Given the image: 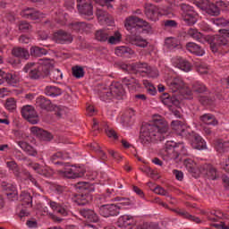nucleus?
Returning a JSON list of instances; mask_svg holds the SVG:
<instances>
[{
    "label": "nucleus",
    "instance_id": "nucleus-1",
    "mask_svg": "<svg viewBox=\"0 0 229 229\" xmlns=\"http://www.w3.org/2000/svg\"><path fill=\"white\" fill-rule=\"evenodd\" d=\"M169 131V123L162 115L154 114L150 123H143L140 131V140L143 146H149L151 142H162Z\"/></svg>",
    "mask_w": 229,
    "mask_h": 229
},
{
    "label": "nucleus",
    "instance_id": "nucleus-2",
    "mask_svg": "<svg viewBox=\"0 0 229 229\" xmlns=\"http://www.w3.org/2000/svg\"><path fill=\"white\" fill-rule=\"evenodd\" d=\"M24 72H29L30 80H42L51 73V64H38L29 63L23 68Z\"/></svg>",
    "mask_w": 229,
    "mask_h": 229
},
{
    "label": "nucleus",
    "instance_id": "nucleus-3",
    "mask_svg": "<svg viewBox=\"0 0 229 229\" xmlns=\"http://www.w3.org/2000/svg\"><path fill=\"white\" fill-rule=\"evenodd\" d=\"M219 35L216 36H208L207 41L209 44V47L212 53H217L219 49L226 47L229 45V30H220Z\"/></svg>",
    "mask_w": 229,
    "mask_h": 229
},
{
    "label": "nucleus",
    "instance_id": "nucleus-4",
    "mask_svg": "<svg viewBox=\"0 0 229 229\" xmlns=\"http://www.w3.org/2000/svg\"><path fill=\"white\" fill-rule=\"evenodd\" d=\"M187 151L185 150L183 143H176L173 140H168L165 144V155L167 157L168 160L180 162V160H182L180 155H185Z\"/></svg>",
    "mask_w": 229,
    "mask_h": 229
},
{
    "label": "nucleus",
    "instance_id": "nucleus-5",
    "mask_svg": "<svg viewBox=\"0 0 229 229\" xmlns=\"http://www.w3.org/2000/svg\"><path fill=\"white\" fill-rule=\"evenodd\" d=\"M38 106L41 107L42 110H47V112H55L57 117H62L65 109L62 106L53 105L51 100L46 98L45 97H39L37 99Z\"/></svg>",
    "mask_w": 229,
    "mask_h": 229
},
{
    "label": "nucleus",
    "instance_id": "nucleus-6",
    "mask_svg": "<svg viewBox=\"0 0 229 229\" xmlns=\"http://www.w3.org/2000/svg\"><path fill=\"white\" fill-rule=\"evenodd\" d=\"M76 187L82 192H85V194L81 193L77 196V204L81 207L89 205V201H90V196H89V192H92V191H94V187L89 182H78Z\"/></svg>",
    "mask_w": 229,
    "mask_h": 229
},
{
    "label": "nucleus",
    "instance_id": "nucleus-7",
    "mask_svg": "<svg viewBox=\"0 0 229 229\" xmlns=\"http://www.w3.org/2000/svg\"><path fill=\"white\" fill-rule=\"evenodd\" d=\"M182 19L187 26H194L198 22V13L194 12L192 6L182 4L181 5Z\"/></svg>",
    "mask_w": 229,
    "mask_h": 229
},
{
    "label": "nucleus",
    "instance_id": "nucleus-8",
    "mask_svg": "<svg viewBox=\"0 0 229 229\" xmlns=\"http://www.w3.org/2000/svg\"><path fill=\"white\" fill-rule=\"evenodd\" d=\"M225 3L216 2V4L208 1V0H202L200 4V8L203 10V12H206L208 15H211L213 17H217L221 13V9L219 6H223Z\"/></svg>",
    "mask_w": 229,
    "mask_h": 229
},
{
    "label": "nucleus",
    "instance_id": "nucleus-9",
    "mask_svg": "<svg viewBox=\"0 0 229 229\" xmlns=\"http://www.w3.org/2000/svg\"><path fill=\"white\" fill-rule=\"evenodd\" d=\"M124 208L121 207L120 204H104L99 207V214L103 217H110V216H119L121 210Z\"/></svg>",
    "mask_w": 229,
    "mask_h": 229
},
{
    "label": "nucleus",
    "instance_id": "nucleus-10",
    "mask_svg": "<svg viewBox=\"0 0 229 229\" xmlns=\"http://www.w3.org/2000/svg\"><path fill=\"white\" fill-rule=\"evenodd\" d=\"M21 115L30 124H38V121H40L37 110L32 106H24L21 108Z\"/></svg>",
    "mask_w": 229,
    "mask_h": 229
},
{
    "label": "nucleus",
    "instance_id": "nucleus-11",
    "mask_svg": "<svg viewBox=\"0 0 229 229\" xmlns=\"http://www.w3.org/2000/svg\"><path fill=\"white\" fill-rule=\"evenodd\" d=\"M60 173L65 176V178L76 179L85 176L86 171L83 167L72 165L70 167L64 168V170H61Z\"/></svg>",
    "mask_w": 229,
    "mask_h": 229
},
{
    "label": "nucleus",
    "instance_id": "nucleus-12",
    "mask_svg": "<svg viewBox=\"0 0 229 229\" xmlns=\"http://www.w3.org/2000/svg\"><path fill=\"white\" fill-rule=\"evenodd\" d=\"M166 84L173 94H182V91L185 89V82L182 77L170 78L166 81Z\"/></svg>",
    "mask_w": 229,
    "mask_h": 229
},
{
    "label": "nucleus",
    "instance_id": "nucleus-13",
    "mask_svg": "<svg viewBox=\"0 0 229 229\" xmlns=\"http://www.w3.org/2000/svg\"><path fill=\"white\" fill-rule=\"evenodd\" d=\"M77 10L81 15H87L88 17L94 15L92 0H77Z\"/></svg>",
    "mask_w": 229,
    "mask_h": 229
},
{
    "label": "nucleus",
    "instance_id": "nucleus-14",
    "mask_svg": "<svg viewBox=\"0 0 229 229\" xmlns=\"http://www.w3.org/2000/svg\"><path fill=\"white\" fill-rule=\"evenodd\" d=\"M199 173L205 176H208L209 180H217V178H219V171H217L216 166H213L210 164H204L200 165Z\"/></svg>",
    "mask_w": 229,
    "mask_h": 229
},
{
    "label": "nucleus",
    "instance_id": "nucleus-15",
    "mask_svg": "<svg viewBox=\"0 0 229 229\" xmlns=\"http://www.w3.org/2000/svg\"><path fill=\"white\" fill-rule=\"evenodd\" d=\"M53 40L56 44H71L73 38L71 33L64 30H59L54 33Z\"/></svg>",
    "mask_w": 229,
    "mask_h": 229
},
{
    "label": "nucleus",
    "instance_id": "nucleus-16",
    "mask_svg": "<svg viewBox=\"0 0 229 229\" xmlns=\"http://www.w3.org/2000/svg\"><path fill=\"white\" fill-rule=\"evenodd\" d=\"M116 225L119 228L131 229L135 226L136 222L133 219V216L130 215H123L118 218Z\"/></svg>",
    "mask_w": 229,
    "mask_h": 229
},
{
    "label": "nucleus",
    "instance_id": "nucleus-17",
    "mask_svg": "<svg viewBox=\"0 0 229 229\" xmlns=\"http://www.w3.org/2000/svg\"><path fill=\"white\" fill-rule=\"evenodd\" d=\"M161 102L166 106H180V96L178 95H169V93H164L160 97Z\"/></svg>",
    "mask_w": 229,
    "mask_h": 229
},
{
    "label": "nucleus",
    "instance_id": "nucleus-18",
    "mask_svg": "<svg viewBox=\"0 0 229 229\" xmlns=\"http://www.w3.org/2000/svg\"><path fill=\"white\" fill-rule=\"evenodd\" d=\"M124 26L132 37H136L137 33H139L137 30V16L127 17L124 21Z\"/></svg>",
    "mask_w": 229,
    "mask_h": 229
},
{
    "label": "nucleus",
    "instance_id": "nucleus-19",
    "mask_svg": "<svg viewBox=\"0 0 229 229\" xmlns=\"http://www.w3.org/2000/svg\"><path fill=\"white\" fill-rule=\"evenodd\" d=\"M30 131L36 135V137L40 139V140H46L47 142H49V140H53V134H51V132L40 129L37 126L31 127Z\"/></svg>",
    "mask_w": 229,
    "mask_h": 229
},
{
    "label": "nucleus",
    "instance_id": "nucleus-20",
    "mask_svg": "<svg viewBox=\"0 0 229 229\" xmlns=\"http://www.w3.org/2000/svg\"><path fill=\"white\" fill-rule=\"evenodd\" d=\"M79 214H81V216H82V217H84L85 219L89 221V223H99V216L92 209L81 208L79 210Z\"/></svg>",
    "mask_w": 229,
    "mask_h": 229
},
{
    "label": "nucleus",
    "instance_id": "nucleus-21",
    "mask_svg": "<svg viewBox=\"0 0 229 229\" xmlns=\"http://www.w3.org/2000/svg\"><path fill=\"white\" fill-rule=\"evenodd\" d=\"M145 15L148 21L157 22L158 21V8L151 4H147L145 7Z\"/></svg>",
    "mask_w": 229,
    "mask_h": 229
},
{
    "label": "nucleus",
    "instance_id": "nucleus-22",
    "mask_svg": "<svg viewBox=\"0 0 229 229\" xmlns=\"http://www.w3.org/2000/svg\"><path fill=\"white\" fill-rule=\"evenodd\" d=\"M21 17L23 19H30V21H37V19H40V12L34 8H25L21 12Z\"/></svg>",
    "mask_w": 229,
    "mask_h": 229
},
{
    "label": "nucleus",
    "instance_id": "nucleus-23",
    "mask_svg": "<svg viewBox=\"0 0 229 229\" xmlns=\"http://www.w3.org/2000/svg\"><path fill=\"white\" fill-rule=\"evenodd\" d=\"M131 67L132 71L136 72V74H151V66L147 63H135Z\"/></svg>",
    "mask_w": 229,
    "mask_h": 229
},
{
    "label": "nucleus",
    "instance_id": "nucleus-24",
    "mask_svg": "<svg viewBox=\"0 0 229 229\" xmlns=\"http://www.w3.org/2000/svg\"><path fill=\"white\" fill-rule=\"evenodd\" d=\"M184 165L187 171H189L194 178H198V176H199V168H198V165L196 162H194V160L185 159Z\"/></svg>",
    "mask_w": 229,
    "mask_h": 229
},
{
    "label": "nucleus",
    "instance_id": "nucleus-25",
    "mask_svg": "<svg viewBox=\"0 0 229 229\" xmlns=\"http://www.w3.org/2000/svg\"><path fill=\"white\" fill-rule=\"evenodd\" d=\"M71 26L72 30L76 31V33H83V31H88V30L92 29V24L84 21H74Z\"/></svg>",
    "mask_w": 229,
    "mask_h": 229
},
{
    "label": "nucleus",
    "instance_id": "nucleus-26",
    "mask_svg": "<svg viewBox=\"0 0 229 229\" xmlns=\"http://www.w3.org/2000/svg\"><path fill=\"white\" fill-rule=\"evenodd\" d=\"M174 65L177 67V69H180L181 71H183L184 72H189L191 69H192V65L189 61L182 58V57H177L174 62Z\"/></svg>",
    "mask_w": 229,
    "mask_h": 229
},
{
    "label": "nucleus",
    "instance_id": "nucleus-27",
    "mask_svg": "<svg viewBox=\"0 0 229 229\" xmlns=\"http://www.w3.org/2000/svg\"><path fill=\"white\" fill-rule=\"evenodd\" d=\"M4 194L10 201H15L18 199L17 188L12 184H7L4 187Z\"/></svg>",
    "mask_w": 229,
    "mask_h": 229
},
{
    "label": "nucleus",
    "instance_id": "nucleus-28",
    "mask_svg": "<svg viewBox=\"0 0 229 229\" xmlns=\"http://www.w3.org/2000/svg\"><path fill=\"white\" fill-rule=\"evenodd\" d=\"M12 55H13V56H15L16 58H22L23 60L30 59V51H28L24 47H14L12 49Z\"/></svg>",
    "mask_w": 229,
    "mask_h": 229
},
{
    "label": "nucleus",
    "instance_id": "nucleus-29",
    "mask_svg": "<svg viewBox=\"0 0 229 229\" xmlns=\"http://www.w3.org/2000/svg\"><path fill=\"white\" fill-rule=\"evenodd\" d=\"M117 56H122L123 58H131L135 55V51L128 47H118L114 50Z\"/></svg>",
    "mask_w": 229,
    "mask_h": 229
},
{
    "label": "nucleus",
    "instance_id": "nucleus-30",
    "mask_svg": "<svg viewBox=\"0 0 229 229\" xmlns=\"http://www.w3.org/2000/svg\"><path fill=\"white\" fill-rule=\"evenodd\" d=\"M17 144L30 157H37V155H38L37 148H34L33 146L30 145V143L21 140L18 141Z\"/></svg>",
    "mask_w": 229,
    "mask_h": 229
},
{
    "label": "nucleus",
    "instance_id": "nucleus-31",
    "mask_svg": "<svg viewBox=\"0 0 229 229\" xmlns=\"http://www.w3.org/2000/svg\"><path fill=\"white\" fill-rule=\"evenodd\" d=\"M188 35L201 44H205V42H207V38H208V36H205L201 32L198 31L197 29L192 28L188 30Z\"/></svg>",
    "mask_w": 229,
    "mask_h": 229
},
{
    "label": "nucleus",
    "instance_id": "nucleus-32",
    "mask_svg": "<svg viewBox=\"0 0 229 229\" xmlns=\"http://www.w3.org/2000/svg\"><path fill=\"white\" fill-rule=\"evenodd\" d=\"M186 49L190 53H192L193 55H196L197 56H203L205 55V50L199 47V45L194 43V42H190L186 44Z\"/></svg>",
    "mask_w": 229,
    "mask_h": 229
},
{
    "label": "nucleus",
    "instance_id": "nucleus-33",
    "mask_svg": "<svg viewBox=\"0 0 229 229\" xmlns=\"http://www.w3.org/2000/svg\"><path fill=\"white\" fill-rule=\"evenodd\" d=\"M20 200L21 201V207H28L29 208L33 207V197L29 192L22 191L20 195Z\"/></svg>",
    "mask_w": 229,
    "mask_h": 229
},
{
    "label": "nucleus",
    "instance_id": "nucleus-34",
    "mask_svg": "<svg viewBox=\"0 0 229 229\" xmlns=\"http://www.w3.org/2000/svg\"><path fill=\"white\" fill-rule=\"evenodd\" d=\"M172 130H174L178 135H185V130H187V126L183 122L175 120L171 123Z\"/></svg>",
    "mask_w": 229,
    "mask_h": 229
},
{
    "label": "nucleus",
    "instance_id": "nucleus-35",
    "mask_svg": "<svg viewBox=\"0 0 229 229\" xmlns=\"http://www.w3.org/2000/svg\"><path fill=\"white\" fill-rule=\"evenodd\" d=\"M199 119L201 123H204V124H208L209 126H217L219 122L216 119V116H214L211 114H205L199 116Z\"/></svg>",
    "mask_w": 229,
    "mask_h": 229
},
{
    "label": "nucleus",
    "instance_id": "nucleus-36",
    "mask_svg": "<svg viewBox=\"0 0 229 229\" xmlns=\"http://www.w3.org/2000/svg\"><path fill=\"white\" fill-rule=\"evenodd\" d=\"M111 94H113V98H122L124 94V89L123 88V84L119 82H114L111 84Z\"/></svg>",
    "mask_w": 229,
    "mask_h": 229
},
{
    "label": "nucleus",
    "instance_id": "nucleus-37",
    "mask_svg": "<svg viewBox=\"0 0 229 229\" xmlns=\"http://www.w3.org/2000/svg\"><path fill=\"white\" fill-rule=\"evenodd\" d=\"M110 37V30H98L95 32V38L98 42H106Z\"/></svg>",
    "mask_w": 229,
    "mask_h": 229
},
{
    "label": "nucleus",
    "instance_id": "nucleus-38",
    "mask_svg": "<svg viewBox=\"0 0 229 229\" xmlns=\"http://www.w3.org/2000/svg\"><path fill=\"white\" fill-rule=\"evenodd\" d=\"M193 144L195 149H207V142H205V140L199 134L193 135Z\"/></svg>",
    "mask_w": 229,
    "mask_h": 229
},
{
    "label": "nucleus",
    "instance_id": "nucleus-39",
    "mask_svg": "<svg viewBox=\"0 0 229 229\" xmlns=\"http://www.w3.org/2000/svg\"><path fill=\"white\" fill-rule=\"evenodd\" d=\"M45 94L50 98H56L58 96H62V89L56 86H47L45 89Z\"/></svg>",
    "mask_w": 229,
    "mask_h": 229
},
{
    "label": "nucleus",
    "instance_id": "nucleus-40",
    "mask_svg": "<svg viewBox=\"0 0 229 229\" xmlns=\"http://www.w3.org/2000/svg\"><path fill=\"white\" fill-rule=\"evenodd\" d=\"M131 43L138 47H148V41L139 37V35L131 38Z\"/></svg>",
    "mask_w": 229,
    "mask_h": 229
},
{
    "label": "nucleus",
    "instance_id": "nucleus-41",
    "mask_svg": "<svg viewBox=\"0 0 229 229\" xmlns=\"http://www.w3.org/2000/svg\"><path fill=\"white\" fill-rule=\"evenodd\" d=\"M44 55H47V50L38 47H32L30 48V56H34L38 58L40 56H44Z\"/></svg>",
    "mask_w": 229,
    "mask_h": 229
},
{
    "label": "nucleus",
    "instance_id": "nucleus-42",
    "mask_svg": "<svg viewBox=\"0 0 229 229\" xmlns=\"http://www.w3.org/2000/svg\"><path fill=\"white\" fill-rule=\"evenodd\" d=\"M97 17L102 22H110V21L112 19L110 17V14H108V13H106L105 10L99 9V8L97 9Z\"/></svg>",
    "mask_w": 229,
    "mask_h": 229
},
{
    "label": "nucleus",
    "instance_id": "nucleus-43",
    "mask_svg": "<svg viewBox=\"0 0 229 229\" xmlns=\"http://www.w3.org/2000/svg\"><path fill=\"white\" fill-rule=\"evenodd\" d=\"M123 85L128 87V89L135 88V85H139V81L133 77H125L122 79Z\"/></svg>",
    "mask_w": 229,
    "mask_h": 229
},
{
    "label": "nucleus",
    "instance_id": "nucleus-44",
    "mask_svg": "<svg viewBox=\"0 0 229 229\" xmlns=\"http://www.w3.org/2000/svg\"><path fill=\"white\" fill-rule=\"evenodd\" d=\"M165 46L167 49H175V47H180V41L174 38H167Z\"/></svg>",
    "mask_w": 229,
    "mask_h": 229
},
{
    "label": "nucleus",
    "instance_id": "nucleus-45",
    "mask_svg": "<svg viewBox=\"0 0 229 229\" xmlns=\"http://www.w3.org/2000/svg\"><path fill=\"white\" fill-rule=\"evenodd\" d=\"M32 169H34V171H36L38 174H41V176H45V178H51L52 176L51 172H49L47 169L40 167V165L38 164H35L32 166Z\"/></svg>",
    "mask_w": 229,
    "mask_h": 229
},
{
    "label": "nucleus",
    "instance_id": "nucleus-46",
    "mask_svg": "<svg viewBox=\"0 0 229 229\" xmlns=\"http://www.w3.org/2000/svg\"><path fill=\"white\" fill-rule=\"evenodd\" d=\"M50 75L52 80H55V81H60L64 78L62 72L56 68H53L52 64L50 67Z\"/></svg>",
    "mask_w": 229,
    "mask_h": 229
},
{
    "label": "nucleus",
    "instance_id": "nucleus-47",
    "mask_svg": "<svg viewBox=\"0 0 229 229\" xmlns=\"http://www.w3.org/2000/svg\"><path fill=\"white\" fill-rule=\"evenodd\" d=\"M123 39V35L119 31H115L113 36H109L107 38V43L114 45V44H119L121 40Z\"/></svg>",
    "mask_w": 229,
    "mask_h": 229
},
{
    "label": "nucleus",
    "instance_id": "nucleus-48",
    "mask_svg": "<svg viewBox=\"0 0 229 229\" xmlns=\"http://www.w3.org/2000/svg\"><path fill=\"white\" fill-rule=\"evenodd\" d=\"M72 76L77 79L83 78V76H85V70H83V67L81 66H73L72 68Z\"/></svg>",
    "mask_w": 229,
    "mask_h": 229
},
{
    "label": "nucleus",
    "instance_id": "nucleus-49",
    "mask_svg": "<svg viewBox=\"0 0 229 229\" xmlns=\"http://www.w3.org/2000/svg\"><path fill=\"white\" fill-rule=\"evenodd\" d=\"M4 80L9 85H17L19 83V77L13 73H5Z\"/></svg>",
    "mask_w": 229,
    "mask_h": 229
},
{
    "label": "nucleus",
    "instance_id": "nucleus-50",
    "mask_svg": "<svg viewBox=\"0 0 229 229\" xmlns=\"http://www.w3.org/2000/svg\"><path fill=\"white\" fill-rule=\"evenodd\" d=\"M192 91L196 94H204V92H207V86L199 82H195L192 85Z\"/></svg>",
    "mask_w": 229,
    "mask_h": 229
},
{
    "label": "nucleus",
    "instance_id": "nucleus-51",
    "mask_svg": "<svg viewBox=\"0 0 229 229\" xmlns=\"http://www.w3.org/2000/svg\"><path fill=\"white\" fill-rule=\"evenodd\" d=\"M136 30H137V35H140L142 33V28L148 24V21L145 20H142L136 16Z\"/></svg>",
    "mask_w": 229,
    "mask_h": 229
},
{
    "label": "nucleus",
    "instance_id": "nucleus-52",
    "mask_svg": "<svg viewBox=\"0 0 229 229\" xmlns=\"http://www.w3.org/2000/svg\"><path fill=\"white\" fill-rule=\"evenodd\" d=\"M18 28L20 31L26 33L27 31H30V30H31V25L28 21H21L19 22Z\"/></svg>",
    "mask_w": 229,
    "mask_h": 229
},
{
    "label": "nucleus",
    "instance_id": "nucleus-53",
    "mask_svg": "<svg viewBox=\"0 0 229 229\" xmlns=\"http://www.w3.org/2000/svg\"><path fill=\"white\" fill-rule=\"evenodd\" d=\"M182 216H183L186 219H189V221H193V223H196L197 225H199L202 223L201 219L198 216H194L187 212H182Z\"/></svg>",
    "mask_w": 229,
    "mask_h": 229
},
{
    "label": "nucleus",
    "instance_id": "nucleus-54",
    "mask_svg": "<svg viewBox=\"0 0 229 229\" xmlns=\"http://www.w3.org/2000/svg\"><path fill=\"white\" fill-rule=\"evenodd\" d=\"M213 24L216 26H221L222 28H225V26H228L229 22L225 18H216L213 19Z\"/></svg>",
    "mask_w": 229,
    "mask_h": 229
},
{
    "label": "nucleus",
    "instance_id": "nucleus-55",
    "mask_svg": "<svg viewBox=\"0 0 229 229\" xmlns=\"http://www.w3.org/2000/svg\"><path fill=\"white\" fill-rule=\"evenodd\" d=\"M5 106L7 110H15L17 107V104L15 102V98H10L6 100Z\"/></svg>",
    "mask_w": 229,
    "mask_h": 229
},
{
    "label": "nucleus",
    "instance_id": "nucleus-56",
    "mask_svg": "<svg viewBox=\"0 0 229 229\" xmlns=\"http://www.w3.org/2000/svg\"><path fill=\"white\" fill-rule=\"evenodd\" d=\"M56 158H62L63 160H65V158H70V157L68 153L64 154V152L59 151L52 156L51 157L52 162H55Z\"/></svg>",
    "mask_w": 229,
    "mask_h": 229
},
{
    "label": "nucleus",
    "instance_id": "nucleus-57",
    "mask_svg": "<svg viewBox=\"0 0 229 229\" xmlns=\"http://www.w3.org/2000/svg\"><path fill=\"white\" fill-rule=\"evenodd\" d=\"M106 133L107 137H109V139H114V140H117V139H119L117 132L110 127L106 128Z\"/></svg>",
    "mask_w": 229,
    "mask_h": 229
},
{
    "label": "nucleus",
    "instance_id": "nucleus-58",
    "mask_svg": "<svg viewBox=\"0 0 229 229\" xmlns=\"http://www.w3.org/2000/svg\"><path fill=\"white\" fill-rule=\"evenodd\" d=\"M165 28H176L178 26V22L174 20H165L164 21Z\"/></svg>",
    "mask_w": 229,
    "mask_h": 229
},
{
    "label": "nucleus",
    "instance_id": "nucleus-59",
    "mask_svg": "<svg viewBox=\"0 0 229 229\" xmlns=\"http://www.w3.org/2000/svg\"><path fill=\"white\" fill-rule=\"evenodd\" d=\"M121 123L123 126H128V124H130V123H131V118H130V115H128V114L125 113L121 117Z\"/></svg>",
    "mask_w": 229,
    "mask_h": 229
},
{
    "label": "nucleus",
    "instance_id": "nucleus-60",
    "mask_svg": "<svg viewBox=\"0 0 229 229\" xmlns=\"http://www.w3.org/2000/svg\"><path fill=\"white\" fill-rule=\"evenodd\" d=\"M154 192L156 194H159L160 196H169V193L167 192V191H165L164 188H162L160 186H157L154 189Z\"/></svg>",
    "mask_w": 229,
    "mask_h": 229
},
{
    "label": "nucleus",
    "instance_id": "nucleus-61",
    "mask_svg": "<svg viewBox=\"0 0 229 229\" xmlns=\"http://www.w3.org/2000/svg\"><path fill=\"white\" fill-rule=\"evenodd\" d=\"M197 71L199 74H208V67L206 64H199Z\"/></svg>",
    "mask_w": 229,
    "mask_h": 229
},
{
    "label": "nucleus",
    "instance_id": "nucleus-62",
    "mask_svg": "<svg viewBox=\"0 0 229 229\" xmlns=\"http://www.w3.org/2000/svg\"><path fill=\"white\" fill-rule=\"evenodd\" d=\"M18 216L20 219H21V221H24V218L30 216V211H28V208H21Z\"/></svg>",
    "mask_w": 229,
    "mask_h": 229
},
{
    "label": "nucleus",
    "instance_id": "nucleus-63",
    "mask_svg": "<svg viewBox=\"0 0 229 229\" xmlns=\"http://www.w3.org/2000/svg\"><path fill=\"white\" fill-rule=\"evenodd\" d=\"M7 167L11 169L12 171H16V173L19 171V166L17 165V163L15 161H9L6 163Z\"/></svg>",
    "mask_w": 229,
    "mask_h": 229
},
{
    "label": "nucleus",
    "instance_id": "nucleus-64",
    "mask_svg": "<svg viewBox=\"0 0 229 229\" xmlns=\"http://www.w3.org/2000/svg\"><path fill=\"white\" fill-rule=\"evenodd\" d=\"M153 33V27L149 24V22L147 21V24L144 25V27L141 29V33Z\"/></svg>",
    "mask_w": 229,
    "mask_h": 229
}]
</instances>
